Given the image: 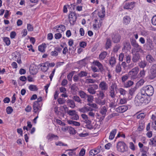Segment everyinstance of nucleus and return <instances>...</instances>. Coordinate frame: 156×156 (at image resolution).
<instances>
[{
	"label": "nucleus",
	"instance_id": "f257e3e1",
	"mask_svg": "<svg viewBox=\"0 0 156 156\" xmlns=\"http://www.w3.org/2000/svg\"><path fill=\"white\" fill-rule=\"evenodd\" d=\"M143 90L141 91V95H145V94L148 96L150 97L152 96L154 93V88L151 85H147L144 87Z\"/></svg>",
	"mask_w": 156,
	"mask_h": 156
},
{
	"label": "nucleus",
	"instance_id": "f03ea898",
	"mask_svg": "<svg viewBox=\"0 0 156 156\" xmlns=\"http://www.w3.org/2000/svg\"><path fill=\"white\" fill-rule=\"evenodd\" d=\"M132 45L133 47L132 50V53H141L143 50L141 47L136 42L135 40L131 42Z\"/></svg>",
	"mask_w": 156,
	"mask_h": 156
},
{
	"label": "nucleus",
	"instance_id": "7ed1b4c3",
	"mask_svg": "<svg viewBox=\"0 0 156 156\" xmlns=\"http://www.w3.org/2000/svg\"><path fill=\"white\" fill-rule=\"evenodd\" d=\"M136 2L132 0H126L124 3L123 8L127 10H132L135 7Z\"/></svg>",
	"mask_w": 156,
	"mask_h": 156
},
{
	"label": "nucleus",
	"instance_id": "20e7f679",
	"mask_svg": "<svg viewBox=\"0 0 156 156\" xmlns=\"http://www.w3.org/2000/svg\"><path fill=\"white\" fill-rule=\"evenodd\" d=\"M116 148L118 151L122 153L126 151L127 149L126 144L124 142L121 141L117 143Z\"/></svg>",
	"mask_w": 156,
	"mask_h": 156
},
{
	"label": "nucleus",
	"instance_id": "39448f33",
	"mask_svg": "<svg viewBox=\"0 0 156 156\" xmlns=\"http://www.w3.org/2000/svg\"><path fill=\"white\" fill-rule=\"evenodd\" d=\"M42 100V98H37V101L34 102L33 107L35 113H38L41 110V103L40 102Z\"/></svg>",
	"mask_w": 156,
	"mask_h": 156
},
{
	"label": "nucleus",
	"instance_id": "423d86ee",
	"mask_svg": "<svg viewBox=\"0 0 156 156\" xmlns=\"http://www.w3.org/2000/svg\"><path fill=\"white\" fill-rule=\"evenodd\" d=\"M139 71L138 67H136L133 69L128 73V75L132 79H135L137 78V74Z\"/></svg>",
	"mask_w": 156,
	"mask_h": 156
},
{
	"label": "nucleus",
	"instance_id": "0eeeda50",
	"mask_svg": "<svg viewBox=\"0 0 156 156\" xmlns=\"http://www.w3.org/2000/svg\"><path fill=\"white\" fill-rule=\"evenodd\" d=\"M69 22L71 25L74 24L77 20V16L75 12H70L69 15Z\"/></svg>",
	"mask_w": 156,
	"mask_h": 156
},
{
	"label": "nucleus",
	"instance_id": "6e6552de",
	"mask_svg": "<svg viewBox=\"0 0 156 156\" xmlns=\"http://www.w3.org/2000/svg\"><path fill=\"white\" fill-rule=\"evenodd\" d=\"M117 86L116 83H112L110 88V95L112 98H114L115 96V90L117 88Z\"/></svg>",
	"mask_w": 156,
	"mask_h": 156
},
{
	"label": "nucleus",
	"instance_id": "1a4fd4ad",
	"mask_svg": "<svg viewBox=\"0 0 156 156\" xmlns=\"http://www.w3.org/2000/svg\"><path fill=\"white\" fill-rule=\"evenodd\" d=\"M66 112L71 116V119L74 120H77L79 119V117L75 110L68 109L67 110Z\"/></svg>",
	"mask_w": 156,
	"mask_h": 156
},
{
	"label": "nucleus",
	"instance_id": "9d476101",
	"mask_svg": "<svg viewBox=\"0 0 156 156\" xmlns=\"http://www.w3.org/2000/svg\"><path fill=\"white\" fill-rule=\"evenodd\" d=\"M149 78L153 79L156 77V64H154L151 66L149 75Z\"/></svg>",
	"mask_w": 156,
	"mask_h": 156
},
{
	"label": "nucleus",
	"instance_id": "9b49d317",
	"mask_svg": "<svg viewBox=\"0 0 156 156\" xmlns=\"http://www.w3.org/2000/svg\"><path fill=\"white\" fill-rule=\"evenodd\" d=\"M102 19H96L94 20V23L93 24V28L95 30L99 29L101 26L102 23Z\"/></svg>",
	"mask_w": 156,
	"mask_h": 156
},
{
	"label": "nucleus",
	"instance_id": "f8f14e48",
	"mask_svg": "<svg viewBox=\"0 0 156 156\" xmlns=\"http://www.w3.org/2000/svg\"><path fill=\"white\" fill-rule=\"evenodd\" d=\"M48 61L46 62L43 63H41L39 65L41 67V69L43 72H45L47 71L49 69L48 65Z\"/></svg>",
	"mask_w": 156,
	"mask_h": 156
},
{
	"label": "nucleus",
	"instance_id": "ddd939ff",
	"mask_svg": "<svg viewBox=\"0 0 156 156\" xmlns=\"http://www.w3.org/2000/svg\"><path fill=\"white\" fill-rule=\"evenodd\" d=\"M112 40L114 43H119L121 38V36L118 34H113L111 36Z\"/></svg>",
	"mask_w": 156,
	"mask_h": 156
},
{
	"label": "nucleus",
	"instance_id": "4468645a",
	"mask_svg": "<svg viewBox=\"0 0 156 156\" xmlns=\"http://www.w3.org/2000/svg\"><path fill=\"white\" fill-rule=\"evenodd\" d=\"M98 87L97 84H92L90 85L88 89V92L90 94H93L96 93L95 90H97Z\"/></svg>",
	"mask_w": 156,
	"mask_h": 156
},
{
	"label": "nucleus",
	"instance_id": "2eb2a0df",
	"mask_svg": "<svg viewBox=\"0 0 156 156\" xmlns=\"http://www.w3.org/2000/svg\"><path fill=\"white\" fill-rule=\"evenodd\" d=\"M54 29L56 30L57 32L62 33L66 30V27L64 25H59L55 26Z\"/></svg>",
	"mask_w": 156,
	"mask_h": 156
},
{
	"label": "nucleus",
	"instance_id": "dca6fc26",
	"mask_svg": "<svg viewBox=\"0 0 156 156\" xmlns=\"http://www.w3.org/2000/svg\"><path fill=\"white\" fill-rule=\"evenodd\" d=\"M99 87L102 90H106L108 88V85L105 81L101 82L99 85Z\"/></svg>",
	"mask_w": 156,
	"mask_h": 156
},
{
	"label": "nucleus",
	"instance_id": "f3484780",
	"mask_svg": "<svg viewBox=\"0 0 156 156\" xmlns=\"http://www.w3.org/2000/svg\"><path fill=\"white\" fill-rule=\"evenodd\" d=\"M63 109L65 110V112H66L67 110H68V108L66 106L61 107L60 108V111H58L57 115L60 116L61 117H64L65 113L63 112Z\"/></svg>",
	"mask_w": 156,
	"mask_h": 156
},
{
	"label": "nucleus",
	"instance_id": "a211bd4d",
	"mask_svg": "<svg viewBox=\"0 0 156 156\" xmlns=\"http://www.w3.org/2000/svg\"><path fill=\"white\" fill-rule=\"evenodd\" d=\"M79 110L81 112L85 113L88 112L92 111L93 109L90 107L85 106L81 108H79Z\"/></svg>",
	"mask_w": 156,
	"mask_h": 156
},
{
	"label": "nucleus",
	"instance_id": "6ab92c4d",
	"mask_svg": "<svg viewBox=\"0 0 156 156\" xmlns=\"http://www.w3.org/2000/svg\"><path fill=\"white\" fill-rule=\"evenodd\" d=\"M81 116L82 118L84 120V122L88 125V126L89 127H87V128L89 129H90L91 127L89 125L91 123V122L90 120L89 119L87 116L85 114H82Z\"/></svg>",
	"mask_w": 156,
	"mask_h": 156
},
{
	"label": "nucleus",
	"instance_id": "aec40b11",
	"mask_svg": "<svg viewBox=\"0 0 156 156\" xmlns=\"http://www.w3.org/2000/svg\"><path fill=\"white\" fill-rule=\"evenodd\" d=\"M128 109L127 106L123 105L119 107L116 109L117 112L119 113H123L126 111Z\"/></svg>",
	"mask_w": 156,
	"mask_h": 156
},
{
	"label": "nucleus",
	"instance_id": "412c9836",
	"mask_svg": "<svg viewBox=\"0 0 156 156\" xmlns=\"http://www.w3.org/2000/svg\"><path fill=\"white\" fill-rule=\"evenodd\" d=\"M130 20L131 18L129 16H125L123 18L122 23L124 24L127 25L130 23Z\"/></svg>",
	"mask_w": 156,
	"mask_h": 156
},
{
	"label": "nucleus",
	"instance_id": "4be33fe9",
	"mask_svg": "<svg viewBox=\"0 0 156 156\" xmlns=\"http://www.w3.org/2000/svg\"><path fill=\"white\" fill-rule=\"evenodd\" d=\"M95 102L97 104L102 105L105 104L106 101L104 98H96Z\"/></svg>",
	"mask_w": 156,
	"mask_h": 156
},
{
	"label": "nucleus",
	"instance_id": "5701e85b",
	"mask_svg": "<svg viewBox=\"0 0 156 156\" xmlns=\"http://www.w3.org/2000/svg\"><path fill=\"white\" fill-rule=\"evenodd\" d=\"M105 8L104 7H102L101 8V10L98 12V15L101 18H103L105 16Z\"/></svg>",
	"mask_w": 156,
	"mask_h": 156
},
{
	"label": "nucleus",
	"instance_id": "b1692460",
	"mask_svg": "<svg viewBox=\"0 0 156 156\" xmlns=\"http://www.w3.org/2000/svg\"><path fill=\"white\" fill-rule=\"evenodd\" d=\"M94 64L98 67L100 71L101 72L104 70L103 66L98 61H95L93 62Z\"/></svg>",
	"mask_w": 156,
	"mask_h": 156
},
{
	"label": "nucleus",
	"instance_id": "393cba45",
	"mask_svg": "<svg viewBox=\"0 0 156 156\" xmlns=\"http://www.w3.org/2000/svg\"><path fill=\"white\" fill-rule=\"evenodd\" d=\"M144 98H135L134 102L136 106H139L141 104L144 103Z\"/></svg>",
	"mask_w": 156,
	"mask_h": 156
},
{
	"label": "nucleus",
	"instance_id": "a878e982",
	"mask_svg": "<svg viewBox=\"0 0 156 156\" xmlns=\"http://www.w3.org/2000/svg\"><path fill=\"white\" fill-rule=\"evenodd\" d=\"M152 41L151 40L147 41L146 43L147 49L148 50H151L153 48Z\"/></svg>",
	"mask_w": 156,
	"mask_h": 156
},
{
	"label": "nucleus",
	"instance_id": "bb28decb",
	"mask_svg": "<svg viewBox=\"0 0 156 156\" xmlns=\"http://www.w3.org/2000/svg\"><path fill=\"white\" fill-rule=\"evenodd\" d=\"M46 47V44L45 43H43L38 46V50L42 52H44L45 51V49Z\"/></svg>",
	"mask_w": 156,
	"mask_h": 156
},
{
	"label": "nucleus",
	"instance_id": "cd10ccee",
	"mask_svg": "<svg viewBox=\"0 0 156 156\" xmlns=\"http://www.w3.org/2000/svg\"><path fill=\"white\" fill-rule=\"evenodd\" d=\"M117 130L116 129H114L110 132L109 139L110 140H113L116 133Z\"/></svg>",
	"mask_w": 156,
	"mask_h": 156
},
{
	"label": "nucleus",
	"instance_id": "c85d7f7f",
	"mask_svg": "<svg viewBox=\"0 0 156 156\" xmlns=\"http://www.w3.org/2000/svg\"><path fill=\"white\" fill-rule=\"evenodd\" d=\"M134 56L132 59L133 61L134 62H136L140 59V56L139 53H132Z\"/></svg>",
	"mask_w": 156,
	"mask_h": 156
},
{
	"label": "nucleus",
	"instance_id": "c756f323",
	"mask_svg": "<svg viewBox=\"0 0 156 156\" xmlns=\"http://www.w3.org/2000/svg\"><path fill=\"white\" fill-rule=\"evenodd\" d=\"M134 83L132 81L130 80H128L126 82H125L123 83L124 85V87L125 88H128L131 86L133 85Z\"/></svg>",
	"mask_w": 156,
	"mask_h": 156
},
{
	"label": "nucleus",
	"instance_id": "7c9ffc66",
	"mask_svg": "<svg viewBox=\"0 0 156 156\" xmlns=\"http://www.w3.org/2000/svg\"><path fill=\"white\" fill-rule=\"evenodd\" d=\"M112 46L111 41L110 38H108L106 40V42L105 45V48L106 49L110 48Z\"/></svg>",
	"mask_w": 156,
	"mask_h": 156
},
{
	"label": "nucleus",
	"instance_id": "2f4dec72",
	"mask_svg": "<svg viewBox=\"0 0 156 156\" xmlns=\"http://www.w3.org/2000/svg\"><path fill=\"white\" fill-rule=\"evenodd\" d=\"M107 107L104 106L101 108L100 111V113L104 117L105 116L107 112Z\"/></svg>",
	"mask_w": 156,
	"mask_h": 156
},
{
	"label": "nucleus",
	"instance_id": "473e14b6",
	"mask_svg": "<svg viewBox=\"0 0 156 156\" xmlns=\"http://www.w3.org/2000/svg\"><path fill=\"white\" fill-rule=\"evenodd\" d=\"M67 122L69 124L72 125L76 126H79L80 125V124L79 122L72 121L70 120H67Z\"/></svg>",
	"mask_w": 156,
	"mask_h": 156
},
{
	"label": "nucleus",
	"instance_id": "72a5a7b5",
	"mask_svg": "<svg viewBox=\"0 0 156 156\" xmlns=\"http://www.w3.org/2000/svg\"><path fill=\"white\" fill-rule=\"evenodd\" d=\"M116 62V59L114 57H111L109 60V63L112 67L115 65Z\"/></svg>",
	"mask_w": 156,
	"mask_h": 156
},
{
	"label": "nucleus",
	"instance_id": "f704fd0d",
	"mask_svg": "<svg viewBox=\"0 0 156 156\" xmlns=\"http://www.w3.org/2000/svg\"><path fill=\"white\" fill-rule=\"evenodd\" d=\"M107 55V53L106 51H103L99 55V59L100 60H103L105 58L106 55Z\"/></svg>",
	"mask_w": 156,
	"mask_h": 156
},
{
	"label": "nucleus",
	"instance_id": "c9c22d12",
	"mask_svg": "<svg viewBox=\"0 0 156 156\" xmlns=\"http://www.w3.org/2000/svg\"><path fill=\"white\" fill-rule=\"evenodd\" d=\"M29 89L31 91H35L38 90V88L36 85L31 84L29 86Z\"/></svg>",
	"mask_w": 156,
	"mask_h": 156
},
{
	"label": "nucleus",
	"instance_id": "e433bc0d",
	"mask_svg": "<svg viewBox=\"0 0 156 156\" xmlns=\"http://www.w3.org/2000/svg\"><path fill=\"white\" fill-rule=\"evenodd\" d=\"M12 56L14 59H17L21 58L20 55V53L18 51H15L12 54Z\"/></svg>",
	"mask_w": 156,
	"mask_h": 156
},
{
	"label": "nucleus",
	"instance_id": "4c0bfd02",
	"mask_svg": "<svg viewBox=\"0 0 156 156\" xmlns=\"http://www.w3.org/2000/svg\"><path fill=\"white\" fill-rule=\"evenodd\" d=\"M79 94L81 98H86V97H87V98H93V96H90L89 97L84 91H79Z\"/></svg>",
	"mask_w": 156,
	"mask_h": 156
},
{
	"label": "nucleus",
	"instance_id": "58836bf2",
	"mask_svg": "<svg viewBox=\"0 0 156 156\" xmlns=\"http://www.w3.org/2000/svg\"><path fill=\"white\" fill-rule=\"evenodd\" d=\"M115 71L116 73H120L122 71L121 66L120 63L117 64L115 68Z\"/></svg>",
	"mask_w": 156,
	"mask_h": 156
},
{
	"label": "nucleus",
	"instance_id": "ea45409f",
	"mask_svg": "<svg viewBox=\"0 0 156 156\" xmlns=\"http://www.w3.org/2000/svg\"><path fill=\"white\" fill-rule=\"evenodd\" d=\"M119 92L121 95H122L123 96H125L127 93V92L124 89L120 88L118 90Z\"/></svg>",
	"mask_w": 156,
	"mask_h": 156
},
{
	"label": "nucleus",
	"instance_id": "a19ab883",
	"mask_svg": "<svg viewBox=\"0 0 156 156\" xmlns=\"http://www.w3.org/2000/svg\"><path fill=\"white\" fill-rule=\"evenodd\" d=\"M98 150H91L89 152L90 156H94L99 152Z\"/></svg>",
	"mask_w": 156,
	"mask_h": 156
},
{
	"label": "nucleus",
	"instance_id": "79ce46f5",
	"mask_svg": "<svg viewBox=\"0 0 156 156\" xmlns=\"http://www.w3.org/2000/svg\"><path fill=\"white\" fill-rule=\"evenodd\" d=\"M3 41L6 45L8 46L10 45L11 42L9 38L8 37H4L3 39Z\"/></svg>",
	"mask_w": 156,
	"mask_h": 156
},
{
	"label": "nucleus",
	"instance_id": "37998d69",
	"mask_svg": "<svg viewBox=\"0 0 156 156\" xmlns=\"http://www.w3.org/2000/svg\"><path fill=\"white\" fill-rule=\"evenodd\" d=\"M68 105L71 108H73L75 107V105L73 101L69 100L67 101Z\"/></svg>",
	"mask_w": 156,
	"mask_h": 156
},
{
	"label": "nucleus",
	"instance_id": "c03bdc74",
	"mask_svg": "<svg viewBox=\"0 0 156 156\" xmlns=\"http://www.w3.org/2000/svg\"><path fill=\"white\" fill-rule=\"evenodd\" d=\"M146 59L150 63L152 62L154 60V58L150 55H147L146 57Z\"/></svg>",
	"mask_w": 156,
	"mask_h": 156
},
{
	"label": "nucleus",
	"instance_id": "a18cd8bd",
	"mask_svg": "<svg viewBox=\"0 0 156 156\" xmlns=\"http://www.w3.org/2000/svg\"><path fill=\"white\" fill-rule=\"evenodd\" d=\"M147 65V62L145 61H141L139 64L140 67L144 68Z\"/></svg>",
	"mask_w": 156,
	"mask_h": 156
},
{
	"label": "nucleus",
	"instance_id": "49530a36",
	"mask_svg": "<svg viewBox=\"0 0 156 156\" xmlns=\"http://www.w3.org/2000/svg\"><path fill=\"white\" fill-rule=\"evenodd\" d=\"M128 74H125L123 76L121 77L122 82L123 83L129 78Z\"/></svg>",
	"mask_w": 156,
	"mask_h": 156
},
{
	"label": "nucleus",
	"instance_id": "de8ad7c7",
	"mask_svg": "<svg viewBox=\"0 0 156 156\" xmlns=\"http://www.w3.org/2000/svg\"><path fill=\"white\" fill-rule=\"evenodd\" d=\"M87 73L84 71H81L78 74V76L80 77H83L87 76Z\"/></svg>",
	"mask_w": 156,
	"mask_h": 156
},
{
	"label": "nucleus",
	"instance_id": "09e8293b",
	"mask_svg": "<svg viewBox=\"0 0 156 156\" xmlns=\"http://www.w3.org/2000/svg\"><path fill=\"white\" fill-rule=\"evenodd\" d=\"M144 81L143 79H141L136 83V87H139L142 86L144 83Z\"/></svg>",
	"mask_w": 156,
	"mask_h": 156
},
{
	"label": "nucleus",
	"instance_id": "8fccbe9b",
	"mask_svg": "<svg viewBox=\"0 0 156 156\" xmlns=\"http://www.w3.org/2000/svg\"><path fill=\"white\" fill-rule=\"evenodd\" d=\"M120 48V46L119 44L115 45L113 49V51L114 52H117L119 49Z\"/></svg>",
	"mask_w": 156,
	"mask_h": 156
},
{
	"label": "nucleus",
	"instance_id": "3c124183",
	"mask_svg": "<svg viewBox=\"0 0 156 156\" xmlns=\"http://www.w3.org/2000/svg\"><path fill=\"white\" fill-rule=\"evenodd\" d=\"M69 133L71 134L74 135L76 133V130L74 128L71 127L69 126Z\"/></svg>",
	"mask_w": 156,
	"mask_h": 156
},
{
	"label": "nucleus",
	"instance_id": "603ef678",
	"mask_svg": "<svg viewBox=\"0 0 156 156\" xmlns=\"http://www.w3.org/2000/svg\"><path fill=\"white\" fill-rule=\"evenodd\" d=\"M27 29L28 31L31 32L34 30V27L33 26L30 24H27Z\"/></svg>",
	"mask_w": 156,
	"mask_h": 156
},
{
	"label": "nucleus",
	"instance_id": "864d4df0",
	"mask_svg": "<svg viewBox=\"0 0 156 156\" xmlns=\"http://www.w3.org/2000/svg\"><path fill=\"white\" fill-rule=\"evenodd\" d=\"M136 87L134 88H131L129 91V93L131 96H133L135 92L136 91Z\"/></svg>",
	"mask_w": 156,
	"mask_h": 156
},
{
	"label": "nucleus",
	"instance_id": "5fc2aeb1",
	"mask_svg": "<svg viewBox=\"0 0 156 156\" xmlns=\"http://www.w3.org/2000/svg\"><path fill=\"white\" fill-rule=\"evenodd\" d=\"M71 89L73 92H74L77 90L78 88L76 86V84L75 83L72 85L71 87Z\"/></svg>",
	"mask_w": 156,
	"mask_h": 156
},
{
	"label": "nucleus",
	"instance_id": "6e6d98bb",
	"mask_svg": "<svg viewBox=\"0 0 156 156\" xmlns=\"http://www.w3.org/2000/svg\"><path fill=\"white\" fill-rule=\"evenodd\" d=\"M144 123H143L142 122V123L141 124L140 123L139 125V126L138 128V130L139 131H142L144 129Z\"/></svg>",
	"mask_w": 156,
	"mask_h": 156
},
{
	"label": "nucleus",
	"instance_id": "4d7b16f0",
	"mask_svg": "<svg viewBox=\"0 0 156 156\" xmlns=\"http://www.w3.org/2000/svg\"><path fill=\"white\" fill-rule=\"evenodd\" d=\"M74 72L73 71L71 72L70 73L67 75V79L69 81L72 80V77L74 74Z\"/></svg>",
	"mask_w": 156,
	"mask_h": 156
},
{
	"label": "nucleus",
	"instance_id": "13d9d810",
	"mask_svg": "<svg viewBox=\"0 0 156 156\" xmlns=\"http://www.w3.org/2000/svg\"><path fill=\"white\" fill-rule=\"evenodd\" d=\"M13 109L11 107H8L6 108V111L7 114H9L12 113L13 111Z\"/></svg>",
	"mask_w": 156,
	"mask_h": 156
},
{
	"label": "nucleus",
	"instance_id": "bf43d9fd",
	"mask_svg": "<svg viewBox=\"0 0 156 156\" xmlns=\"http://www.w3.org/2000/svg\"><path fill=\"white\" fill-rule=\"evenodd\" d=\"M57 101L58 103L60 104H64L66 101L64 98H57Z\"/></svg>",
	"mask_w": 156,
	"mask_h": 156
},
{
	"label": "nucleus",
	"instance_id": "052dcab7",
	"mask_svg": "<svg viewBox=\"0 0 156 156\" xmlns=\"http://www.w3.org/2000/svg\"><path fill=\"white\" fill-rule=\"evenodd\" d=\"M119 102L120 104H123L126 103L127 102V100L125 98H119Z\"/></svg>",
	"mask_w": 156,
	"mask_h": 156
},
{
	"label": "nucleus",
	"instance_id": "680f3d73",
	"mask_svg": "<svg viewBox=\"0 0 156 156\" xmlns=\"http://www.w3.org/2000/svg\"><path fill=\"white\" fill-rule=\"evenodd\" d=\"M97 95L98 98H103L104 95L103 90L98 91L97 93Z\"/></svg>",
	"mask_w": 156,
	"mask_h": 156
},
{
	"label": "nucleus",
	"instance_id": "e2e57ef3",
	"mask_svg": "<svg viewBox=\"0 0 156 156\" xmlns=\"http://www.w3.org/2000/svg\"><path fill=\"white\" fill-rule=\"evenodd\" d=\"M145 116V114L144 113H142L137 115V118L138 119H143Z\"/></svg>",
	"mask_w": 156,
	"mask_h": 156
},
{
	"label": "nucleus",
	"instance_id": "0e129e2a",
	"mask_svg": "<svg viewBox=\"0 0 156 156\" xmlns=\"http://www.w3.org/2000/svg\"><path fill=\"white\" fill-rule=\"evenodd\" d=\"M55 37L56 39H59L62 37V34L59 32L56 33L55 34Z\"/></svg>",
	"mask_w": 156,
	"mask_h": 156
},
{
	"label": "nucleus",
	"instance_id": "69168bd1",
	"mask_svg": "<svg viewBox=\"0 0 156 156\" xmlns=\"http://www.w3.org/2000/svg\"><path fill=\"white\" fill-rule=\"evenodd\" d=\"M96 80L91 79H88L86 80V83H95Z\"/></svg>",
	"mask_w": 156,
	"mask_h": 156
},
{
	"label": "nucleus",
	"instance_id": "338daca9",
	"mask_svg": "<svg viewBox=\"0 0 156 156\" xmlns=\"http://www.w3.org/2000/svg\"><path fill=\"white\" fill-rule=\"evenodd\" d=\"M151 23L153 25L156 26V15L154 16L152 18Z\"/></svg>",
	"mask_w": 156,
	"mask_h": 156
},
{
	"label": "nucleus",
	"instance_id": "774afa93",
	"mask_svg": "<svg viewBox=\"0 0 156 156\" xmlns=\"http://www.w3.org/2000/svg\"><path fill=\"white\" fill-rule=\"evenodd\" d=\"M30 71L31 73L33 75L36 74L37 72V69L36 68L33 69L32 68V67H31L30 68Z\"/></svg>",
	"mask_w": 156,
	"mask_h": 156
}]
</instances>
